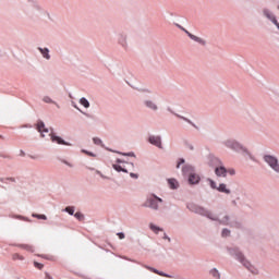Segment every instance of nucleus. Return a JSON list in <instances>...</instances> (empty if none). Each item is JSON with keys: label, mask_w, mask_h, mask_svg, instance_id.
Here are the masks:
<instances>
[{"label": "nucleus", "mask_w": 279, "mask_h": 279, "mask_svg": "<svg viewBox=\"0 0 279 279\" xmlns=\"http://www.w3.org/2000/svg\"><path fill=\"white\" fill-rule=\"evenodd\" d=\"M238 260H240V263H242L244 265V267H246V269H248V271H251V274H253L254 276H257L258 274V269L254 266H252V264L250 262H247L245 259V257H243L242 253H236L235 254Z\"/></svg>", "instance_id": "1"}, {"label": "nucleus", "mask_w": 279, "mask_h": 279, "mask_svg": "<svg viewBox=\"0 0 279 279\" xmlns=\"http://www.w3.org/2000/svg\"><path fill=\"white\" fill-rule=\"evenodd\" d=\"M264 160H265V162H267V165H269V167L274 171H276V173H279L278 158H276L275 156L266 155V156H264Z\"/></svg>", "instance_id": "2"}, {"label": "nucleus", "mask_w": 279, "mask_h": 279, "mask_svg": "<svg viewBox=\"0 0 279 279\" xmlns=\"http://www.w3.org/2000/svg\"><path fill=\"white\" fill-rule=\"evenodd\" d=\"M183 173L184 174L190 173V177H189L190 184H197L199 182V175L193 173V167L185 166L183 168Z\"/></svg>", "instance_id": "3"}, {"label": "nucleus", "mask_w": 279, "mask_h": 279, "mask_svg": "<svg viewBox=\"0 0 279 279\" xmlns=\"http://www.w3.org/2000/svg\"><path fill=\"white\" fill-rule=\"evenodd\" d=\"M158 202L162 203V198L154 195L146 201L145 206L153 208V210H158Z\"/></svg>", "instance_id": "4"}, {"label": "nucleus", "mask_w": 279, "mask_h": 279, "mask_svg": "<svg viewBox=\"0 0 279 279\" xmlns=\"http://www.w3.org/2000/svg\"><path fill=\"white\" fill-rule=\"evenodd\" d=\"M225 145L227 147H229L230 149H234V151H239L241 149H243V147H241V144L235 142L234 140H228Z\"/></svg>", "instance_id": "5"}, {"label": "nucleus", "mask_w": 279, "mask_h": 279, "mask_svg": "<svg viewBox=\"0 0 279 279\" xmlns=\"http://www.w3.org/2000/svg\"><path fill=\"white\" fill-rule=\"evenodd\" d=\"M263 13L266 16V19H268V21H271V23H274V25H276V27H279L278 20H276V16H274V14H271L269 9H264Z\"/></svg>", "instance_id": "6"}, {"label": "nucleus", "mask_w": 279, "mask_h": 279, "mask_svg": "<svg viewBox=\"0 0 279 279\" xmlns=\"http://www.w3.org/2000/svg\"><path fill=\"white\" fill-rule=\"evenodd\" d=\"M37 130L40 132L41 136L45 137V134H49V129L45 128V122H37Z\"/></svg>", "instance_id": "7"}, {"label": "nucleus", "mask_w": 279, "mask_h": 279, "mask_svg": "<svg viewBox=\"0 0 279 279\" xmlns=\"http://www.w3.org/2000/svg\"><path fill=\"white\" fill-rule=\"evenodd\" d=\"M148 141L151 145H155L156 147H159V148L162 147V142L160 141V136L153 135L148 138Z\"/></svg>", "instance_id": "8"}, {"label": "nucleus", "mask_w": 279, "mask_h": 279, "mask_svg": "<svg viewBox=\"0 0 279 279\" xmlns=\"http://www.w3.org/2000/svg\"><path fill=\"white\" fill-rule=\"evenodd\" d=\"M185 34H187L189 38H191V40H194L195 43H199V45H206V41L204 39H202L201 37H197L191 33H189V31L184 29Z\"/></svg>", "instance_id": "9"}, {"label": "nucleus", "mask_w": 279, "mask_h": 279, "mask_svg": "<svg viewBox=\"0 0 279 279\" xmlns=\"http://www.w3.org/2000/svg\"><path fill=\"white\" fill-rule=\"evenodd\" d=\"M215 173L216 175H218V178H226L228 170L225 167H217L215 169Z\"/></svg>", "instance_id": "10"}, {"label": "nucleus", "mask_w": 279, "mask_h": 279, "mask_svg": "<svg viewBox=\"0 0 279 279\" xmlns=\"http://www.w3.org/2000/svg\"><path fill=\"white\" fill-rule=\"evenodd\" d=\"M52 143H57L58 145H69V143L64 142L60 136L53 135V133H50Z\"/></svg>", "instance_id": "11"}, {"label": "nucleus", "mask_w": 279, "mask_h": 279, "mask_svg": "<svg viewBox=\"0 0 279 279\" xmlns=\"http://www.w3.org/2000/svg\"><path fill=\"white\" fill-rule=\"evenodd\" d=\"M217 191H219L220 193H226L227 195H230V190H228V187H226L225 183H221L218 187Z\"/></svg>", "instance_id": "12"}, {"label": "nucleus", "mask_w": 279, "mask_h": 279, "mask_svg": "<svg viewBox=\"0 0 279 279\" xmlns=\"http://www.w3.org/2000/svg\"><path fill=\"white\" fill-rule=\"evenodd\" d=\"M40 53L44 56V58H46V60H49L51 58V56H49V49L45 48H39Z\"/></svg>", "instance_id": "13"}, {"label": "nucleus", "mask_w": 279, "mask_h": 279, "mask_svg": "<svg viewBox=\"0 0 279 279\" xmlns=\"http://www.w3.org/2000/svg\"><path fill=\"white\" fill-rule=\"evenodd\" d=\"M19 247H21L22 250H26V252H34V246L29 244H20Z\"/></svg>", "instance_id": "14"}, {"label": "nucleus", "mask_w": 279, "mask_h": 279, "mask_svg": "<svg viewBox=\"0 0 279 279\" xmlns=\"http://www.w3.org/2000/svg\"><path fill=\"white\" fill-rule=\"evenodd\" d=\"M168 184L170 189H178V181L175 179H169Z\"/></svg>", "instance_id": "15"}, {"label": "nucleus", "mask_w": 279, "mask_h": 279, "mask_svg": "<svg viewBox=\"0 0 279 279\" xmlns=\"http://www.w3.org/2000/svg\"><path fill=\"white\" fill-rule=\"evenodd\" d=\"M80 104L84 106V108H90V102L86 98H81Z\"/></svg>", "instance_id": "16"}, {"label": "nucleus", "mask_w": 279, "mask_h": 279, "mask_svg": "<svg viewBox=\"0 0 279 279\" xmlns=\"http://www.w3.org/2000/svg\"><path fill=\"white\" fill-rule=\"evenodd\" d=\"M210 275L214 277V278H221V275L219 274V270H217L216 268L211 269L210 270Z\"/></svg>", "instance_id": "17"}, {"label": "nucleus", "mask_w": 279, "mask_h": 279, "mask_svg": "<svg viewBox=\"0 0 279 279\" xmlns=\"http://www.w3.org/2000/svg\"><path fill=\"white\" fill-rule=\"evenodd\" d=\"M150 230H153V232H155L156 234H158V232L162 231V229H160L159 227L155 226L154 223L149 225Z\"/></svg>", "instance_id": "18"}, {"label": "nucleus", "mask_w": 279, "mask_h": 279, "mask_svg": "<svg viewBox=\"0 0 279 279\" xmlns=\"http://www.w3.org/2000/svg\"><path fill=\"white\" fill-rule=\"evenodd\" d=\"M147 108H150L151 110H158V107L153 101H146Z\"/></svg>", "instance_id": "19"}, {"label": "nucleus", "mask_w": 279, "mask_h": 279, "mask_svg": "<svg viewBox=\"0 0 279 279\" xmlns=\"http://www.w3.org/2000/svg\"><path fill=\"white\" fill-rule=\"evenodd\" d=\"M12 258H13L14 260H25V257H23V255H21V254H19V253H14V254L12 255Z\"/></svg>", "instance_id": "20"}, {"label": "nucleus", "mask_w": 279, "mask_h": 279, "mask_svg": "<svg viewBox=\"0 0 279 279\" xmlns=\"http://www.w3.org/2000/svg\"><path fill=\"white\" fill-rule=\"evenodd\" d=\"M113 169L118 172L123 171L124 173H128V170L123 169L120 165H113Z\"/></svg>", "instance_id": "21"}, {"label": "nucleus", "mask_w": 279, "mask_h": 279, "mask_svg": "<svg viewBox=\"0 0 279 279\" xmlns=\"http://www.w3.org/2000/svg\"><path fill=\"white\" fill-rule=\"evenodd\" d=\"M74 217L78 220V221H84V214L77 211Z\"/></svg>", "instance_id": "22"}, {"label": "nucleus", "mask_w": 279, "mask_h": 279, "mask_svg": "<svg viewBox=\"0 0 279 279\" xmlns=\"http://www.w3.org/2000/svg\"><path fill=\"white\" fill-rule=\"evenodd\" d=\"M201 214H202V215H206V217H208L209 219H214V220H215V218H213V216H211V214H210L209 211H206V210H204V209H201Z\"/></svg>", "instance_id": "23"}, {"label": "nucleus", "mask_w": 279, "mask_h": 279, "mask_svg": "<svg viewBox=\"0 0 279 279\" xmlns=\"http://www.w3.org/2000/svg\"><path fill=\"white\" fill-rule=\"evenodd\" d=\"M65 213H69V215H73L75 213V209L73 207H66Z\"/></svg>", "instance_id": "24"}, {"label": "nucleus", "mask_w": 279, "mask_h": 279, "mask_svg": "<svg viewBox=\"0 0 279 279\" xmlns=\"http://www.w3.org/2000/svg\"><path fill=\"white\" fill-rule=\"evenodd\" d=\"M44 101L45 104H53V100L49 96L44 97Z\"/></svg>", "instance_id": "25"}, {"label": "nucleus", "mask_w": 279, "mask_h": 279, "mask_svg": "<svg viewBox=\"0 0 279 279\" xmlns=\"http://www.w3.org/2000/svg\"><path fill=\"white\" fill-rule=\"evenodd\" d=\"M33 217H36L37 219H44V221H47V216L45 215H33Z\"/></svg>", "instance_id": "26"}, {"label": "nucleus", "mask_w": 279, "mask_h": 279, "mask_svg": "<svg viewBox=\"0 0 279 279\" xmlns=\"http://www.w3.org/2000/svg\"><path fill=\"white\" fill-rule=\"evenodd\" d=\"M34 266L37 268V269H43V267H45L43 264L38 263V262H34Z\"/></svg>", "instance_id": "27"}, {"label": "nucleus", "mask_w": 279, "mask_h": 279, "mask_svg": "<svg viewBox=\"0 0 279 279\" xmlns=\"http://www.w3.org/2000/svg\"><path fill=\"white\" fill-rule=\"evenodd\" d=\"M93 142L95 143V145H101V140H99V137H94Z\"/></svg>", "instance_id": "28"}, {"label": "nucleus", "mask_w": 279, "mask_h": 279, "mask_svg": "<svg viewBox=\"0 0 279 279\" xmlns=\"http://www.w3.org/2000/svg\"><path fill=\"white\" fill-rule=\"evenodd\" d=\"M222 236H230V230L228 229L222 230Z\"/></svg>", "instance_id": "29"}, {"label": "nucleus", "mask_w": 279, "mask_h": 279, "mask_svg": "<svg viewBox=\"0 0 279 279\" xmlns=\"http://www.w3.org/2000/svg\"><path fill=\"white\" fill-rule=\"evenodd\" d=\"M209 184H210V186H211L213 189H218V187H217V183H215V181L209 180Z\"/></svg>", "instance_id": "30"}, {"label": "nucleus", "mask_w": 279, "mask_h": 279, "mask_svg": "<svg viewBox=\"0 0 279 279\" xmlns=\"http://www.w3.org/2000/svg\"><path fill=\"white\" fill-rule=\"evenodd\" d=\"M118 236H119V239H121V240L125 239V234L122 233V232L118 233Z\"/></svg>", "instance_id": "31"}, {"label": "nucleus", "mask_w": 279, "mask_h": 279, "mask_svg": "<svg viewBox=\"0 0 279 279\" xmlns=\"http://www.w3.org/2000/svg\"><path fill=\"white\" fill-rule=\"evenodd\" d=\"M180 165H184V159H180V162L177 165V169H180Z\"/></svg>", "instance_id": "32"}, {"label": "nucleus", "mask_w": 279, "mask_h": 279, "mask_svg": "<svg viewBox=\"0 0 279 279\" xmlns=\"http://www.w3.org/2000/svg\"><path fill=\"white\" fill-rule=\"evenodd\" d=\"M5 180H10V182H15L14 178H10V179H1V182H5Z\"/></svg>", "instance_id": "33"}, {"label": "nucleus", "mask_w": 279, "mask_h": 279, "mask_svg": "<svg viewBox=\"0 0 279 279\" xmlns=\"http://www.w3.org/2000/svg\"><path fill=\"white\" fill-rule=\"evenodd\" d=\"M180 119H183V121H187V123L193 124V122H191V120H189V119H186V118H184V117H180Z\"/></svg>", "instance_id": "34"}, {"label": "nucleus", "mask_w": 279, "mask_h": 279, "mask_svg": "<svg viewBox=\"0 0 279 279\" xmlns=\"http://www.w3.org/2000/svg\"><path fill=\"white\" fill-rule=\"evenodd\" d=\"M228 173H230V175H234L235 171H234V169H230V170H228Z\"/></svg>", "instance_id": "35"}, {"label": "nucleus", "mask_w": 279, "mask_h": 279, "mask_svg": "<svg viewBox=\"0 0 279 279\" xmlns=\"http://www.w3.org/2000/svg\"><path fill=\"white\" fill-rule=\"evenodd\" d=\"M131 178H138V174L131 173Z\"/></svg>", "instance_id": "36"}, {"label": "nucleus", "mask_w": 279, "mask_h": 279, "mask_svg": "<svg viewBox=\"0 0 279 279\" xmlns=\"http://www.w3.org/2000/svg\"><path fill=\"white\" fill-rule=\"evenodd\" d=\"M46 279H53V278H51V276H49V274H46Z\"/></svg>", "instance_id": "37"}, {"label": "nucleus", "mask_w": 279, "mask_h": 279, "mask_svg": "<svg viewBox=\"0 0 279 279\" xmlns=\"http://www.w3.org/2000/svg\"><path fill=\"white\" fill-rule=\"evenodd\" d=\"M22 156H25V153L22 151Z\"/></svg>", "instance_id": "38"}, {"label": "nucleus", "mask_w": 279, "mask_h": 279, "mask_svg": "<svg viewBox=\"0 0 279 279\" xmlns=\"http://www.w3.org/2000/svg\"><path fill=\"white\" fill-rule=\"evenodd\" d=\"M154 272H155V274H158V271H157V270H154Z\"/></svg>", "instance_id": "39"}, {"label": "nucleus", "mask_w": 279, "mask_h": 279, "mask_svg": "<svg viewBox=\"0 0 279 279\" xmlns=\"http://www.w3.org/2000/svg\"><path fill=\"white\" fill-rule=\"evenodd\" d=\"M222 223H228L227 221H222Z\"/></svg>", "instance_id": "40"}]
</instances>
